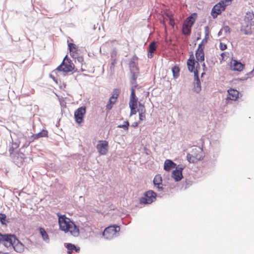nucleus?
Listing matches in <instances>:
<instances>
[{
  "label": "nucleus",
  "instance_id": "1",
  "mask_svg": "<svg viewBox=\"0 0 254 254\" xmlns=\"http://www.w3.org/2000/svg\"><path fill=\"white\" fill-rule=\"evenodd\" d=\"M58 221L60 229L66 233H69L73 237H77L79 234V230L77 226L65 215H59Z\"/></svg>",
  "mask_w": 254,
  "mask_h": 254
},
{
  "label": "nucleus",
  "instance_id": "2",
  "mask_svg": "<svg viewBox=\"0 0 254 254\" xmlns=\"http://www.w3.org/2000/svg\"><path fill=\"white\" fill-rule=\"evenodd\" d=\"M74 68V64L70 60L67 58L66 56L64 58L62 63L58 66L56 70L64 72H69L72 71Z\"/></svg>",
  "mask_w": 254,
  "mask_h": 254
},
{
  "label": "nucleus",
  "instance_id": "3",
  "mask_svg": "<svg viewBox=\"0 0 254 254\" xmlns=\"http://www.w3.org/2000/svg\"><path fill=\"white\" fill-rule=\"evenodd\" d=\"M138 100L135 95V91L134 87L131 89V94L129 101V107L130 109V116L135 115L137 113L136 108Z\"/></svg>",
  "mask_w": 254,
  "mask_h": 254
},
{
  "label": "nucleus",
  "instance_id": "4",
  "mask_svg": "<svg viewBox=\"0 0 254 254\" xmlns=\"http://www.w3.org/2000/svg\"><path fill=\"white\" fill-rule=\"evenodd\" d=\"M189 162L195 163L203 158V152L200 149H192L191 154H188L187 156Z\"/></svg>",
  "mask_w": 254,
  "mask_h": 254
},
{
  "label": "nucleus",
  "instance_id": "5",
  "mask_svg": "<svg viewBox=\"0 0 254 254\" xmlns=\"http://www.w3.org/2000/svg\"><path fill=\"white\" fill-rule=\"evenodd\" d=\"M229 0H221L217 4H215L212 9L211 15L215 18H216L218 15L221 13L225 9V7L227 5L226 3H228Z\"/></svg>",
  "mask_w": 254,
  "mask_h": 254
},
{
  "label": "nucleus",
  "instance_id": "6",
  "mask_svg": "<svg viewBox=\"0 0 254 254\" xmlns=\"http://www.w3.org/2000/svg\"><path fill=\"white\" fill-rule=\"evenodd\" d=\"M120 231V227L118 226H110L106 228L103 232V236L107 239H111L117 235V233Z\"/></svg>",
  "mask_w": 254,
  "mask_h": 254
},
{
  "label": "nucleus",
  "instance_id": "7",
  "mask_svg": "<svg viewBox=\"0 0 254 254\" xmlns=\"http://www.w3.org/2000/svg\"><path fill=\"white\" fill-rule=\"evenodd\" d=\"M156 193L152 190L146 192L144 196L140 198V203L141 204H151L156 199Z\"/></svg>",
  "mask_w": 254,
  "mask_h": 254
},
{
  "label": "nucleus",
  "instance_id": "8",
  "mask_svg": "<svg viewBox=\"0 0 254 254\" xmlns=\"http://www.w3.org/2000/svg\"><path fill=\"white\" fill-rule=\"evenodd\" d=\"M86 112V108L85 106H82L78 108L75 112L74 114V117L75 122L80 124L83 122V117Z\"/></svg>",
  "mask_w": 254,
  "mask_h": 254
},
{
  "label": "nucleus",
  "instance_id": "9",
  "mask_svg": "<svg viewBox=\"0 0 254 254\" xmlns=\"http://www.w3.org/2000/svg\"><path fill=\"white\" fill-rule=\"evenodd\" d=\"M228 95L225 99V105H227L231 103V101H236L239 98V92L237 90L230 88L228 90Z\"/></svg>",
  "mask_w": 254,
  "mask_h": 254
},
{
  "label": "nucleus",
  "instance_id": "10",
  "mask_svg": "<svg viewBox=\"0 0 254 254\" xmlns=\"http://www.w3.org/2000/svg\"><path fill=\"white\" fill-rule=\"evenodd\" d=\"M195 62L194 59L193 54H191L190 56V59L188 60L187 65L189 71L190 72H193L194 76L197 80V83L199 84V80L198 76V71L196 69H195Z\"/></svg>",
  "mask_w": 254,
  "mask_h": 254
},
{
  "label": "nucleus",
  "instance_id": "11",
  "mask_svg": "<svg viewBox=\"0 0 254 254\" xmlns=\"http://www.w3.org/2000/svg\"><path fill=\"white\" fill-rule=\"evenodd\" d=\"M108 142L106 140H99L96 148L100 155H105L108 151Z\"/></svg>",
  "mask_w": 254,
  "mask_h": 254
},
{
  "label": "nucleus",
  "instance_id": "12",
  "mask_svg": "<svg viewBox=\"0 0 254 254\" xmlns=\"http://www.w3.org/2000/svg\"><path fill=\"white\" fill-rule=\"evenodd\" d=\"M15 238L16 237L13 235L4 234L3 235V238L0 243H3L5 247L8 248L12 246Z\"/></svg>",
  "mask_w": 254,
  "mask_h": 254
},
{
  "label": "nucleus",
  "instance_id": "13",
  "mask_svg": "<svg viewBox=\"0 0 254 254\" xmlns=\"http://www.w3.org/2000/svg\"><path fill=\"white\" fill-rule=\"evenodd\" d=\"M11 246H12L14 250L17 253H21L24 251V245L22 243H21L16 238L13 242Z\"/></svg>",
  "mask_w": 254,
  "mask_h": 254
},
{
  "label": "nucleus",
  "instance_id": "14",
  "mask_svg": "<svg viewBox=\"0 0 254 254\" xmlns=\"http://www.w3.org/2000/svg\"><path fill=\"white\" fill-rule=\"evenodd\" d=\"M68 46L69 48L70 55L73 58H77L79 55L77 46L73 43H68Z\"/></svg>",
  "mask_w": 254,
  "mask_h": 254
},
{
  "label": "nucleus",
  "instance_id": "15",
  "mask_svg": "<svg viewBox=\"0 0 254 254\" xmlns=\"http://www.w3.org/2000/svg\"><path fill=\"white\" fill-rule=\"evenodd\" d=\"M153 183L158 191L163 190L162 179L160 175H157L155 176Z\"/></svg>",
  "mask_w": 254,
  "mask_h": 254
},
{
  "label": "nucleus",
  "instance_id": "16",
  "mask_svg": "<svg viewBox=\"0 0 254 254\" xmlns=\"http://www.w3.org/2000/svg\"><path fill=\"white\" fill-rule=\"evenodd\" d=\"M195 56L197 62H202L204 60V49L201 48V45H198V48L195 52Z\"/></svg>",
  "mask_w": 254,
  "mask_h": 254
},
{
  "label": "nucleus",
  "instance_id": "17",
  "mask_svg": "<svg viewBox=\"0 0 254 254\" xmlns=\"http://www.w3.org/2000/svg\"><path fill=\"white\" fill-rule=\"evenodd\" d=\"M244 67V64L236 60H233L231 62V68L233 70L241 71L243 69Z\"/></svg>",
  "mask_w": 254,
  "mask_h": 254
},
{
  "label": "nucleus",
  "instance_id": "18",
  "mask_svg": "<svg viewBox=\"0 0 254 254\" xmlns=\"http://www.w3.org/2000/svg\"><path fill=\"white\" fill-rule=\"evenodd\" d=\"M139 108L137 111L139 112V120L140 121H142L146 119V109L143 104L139 103Z\"/></svg>",
  "mask_w": 254,
  "mask_h": 254
},
{
  "label": "nucleus",
  "instance_id": "19",
  "mask_svg": "<svg viewBox=\"0 0 254 254\" xmlns=\"http://www.w3.org/2000/svg\"><path fill=\"white\" fill-rule=\"evenodd\" d=\"M157 48L156 43L155 42L153 41L150 43L149 45V49L148 51V57L151 59L154 56V53Z\"/></svg>",
  "mask_w": 254,
  "mask_h": 254
},
{
  "label": "nucleus",
  "instance_id": "20",
  "mask_svg": "<svg viewBox=\"0 0 254 254\" xmlns=\"http://www.w3.org/2000/svg\"><path fill=\"white\" fill-rule=\"evenodd\" d=\"M176 164L174 163L172 160L167 159L164 163V169L167 171H170L172 169L176 168Z\"/></svg>",
  "mask_w": 254,
  "mask_h": 254
},
{
  "label": "nucleus",
  "instance_id": "21",
  "mask_svg": "<svg viewBox=\"0 0 254 254\" xmlns=\"http://www.w3.org/2000/svg\"><path fill=\"white\" fill-rule=\"evenodd\" d=\"M196 16L197 14L195 13L192 14L190 16L186 19L184 24L188 25V26L191 27L194 23Z\"/></svg>",
  "mask_w": 254,
  "mask_h": 254
},
{
  "label": "nucleus",
  "instance_id": "22",
  "mask_svg": "<svg viewBox=\"0 0 254 254\" xmlns=\"http://www.w3.org/2000/svg\"><path fill=\"white\" fill-rule=\"evenodd\" d=\"M172 177L176 181L181 180L183 177L182 169L174 170L172 172Z\"/></svg>",
  "mask_w": 254,
  "mask_h": 254
},
{
  "label": "nucleus",
  "instance_id": "23",
  "mask_svg": "<svg viewBox=\"0 0 254 254\" xmlns=\"http://www.w3.org/2000/svg\"><path fill=\"white\" fill-rule=\"evenodd\" d=\"M120 93V90L119 89H115L113 90L112 96L110 97L109 100L112 101L116 103L117 101Z\"/></svg>",
  "mask_w": 254,
  "mask_h": 254
},
{
  "label": "nucleus",
  "instance_id": "24",
  "mask_svg": "<svg viewBox=\"0 0 254 254\" xmlns=\"http://www.w3.org/2000/svg\"><path fill=\"white\" fill-rule=\"evenodd\" d=\"M66 248L68 250L67 253L70 254L73 250H74L76 252H78L80 251L79 247H76L74 245L68 243L66 245Z\"/></svg>",
  "mask_w": 254,
  "mask_h": 254
},
{
  "label": "nucleus",
  "instance_id": "25",
  "mask_svg": "<svg viewBox=\"0 0 254 254\" xmlns=\"http://www.w3.org/2000/svg\"><path fill=\"white\" fill-rule=\"evenodd\" d=\"M48 136V132L46 130H43L41 132H40L37 134H33L32 137L34 139H37L39 138L45 137Z\"/></svg>",
  "mask_w": 254,
  "mask_h": 254
},
{
  "label": "nucleus",
  "instance_id": "26",
  "mask_svg": "<svg viewBox=\"0 0 254 254\" xmlns=\"http://www.w3.org/2000/svg\"><path fill=\"white\" fill-rule=\"evenodd\" d=\"M191 27L188 26V25H186L183 24L182 27V32L183 34L185 35H189L191 33Z\"/></svg>",
  "mask_w": 254,
  "mask_h": 254
},
{
  "label": "nucleus",
  "instance_id": "27",
  "mask_svg": "<svg viewBox=\"0 0 254 254\" xmlns=\"http://www.w3.org/2000/svg\"><path fill=\"white\" fill-rule=\"evenodd\" d=\"M39 231L44 240L48 241L49 240V236L44 228H40Z\"/></svg>",
  "mask_w": 254,
  "mask_h": 254
},
{
  "label": "nucleus",
  "instance_id": "28",
  "mask_svg": "<svg viewBox=\"0 0 254 254\" xmlns=\"http://www.w3.org/2000/svg\"><path fill=\"white\" fill-rule=\"evenodd\" d=\"M115 104V103L112 102V101L109 100L108 103L106 105V110L107 111H110L112 109Z\"/></svg>",
  "mask_w": 254,
  "mask_h": 254
},
{
  "label": "nucleus",
  "instance_id": "29",
  "mask_svg": "<svg viewBox=\"0 0 254 254\" xmlns=\"http://www.w3.org/2000/svg\"><path fill=\"white\" fill-rule=\"evenodd\" d=\"M6 216L4 213H0V222L1 224H6Z\"/></svg>",
  "mask_w": 254,
  "mask_h": 254
},
{
  "label": "nucleus",
  "instance_id": "30",
  "mask_svg": "<svg viewBox=\"0 0 254 254\" xmlns=\"http://www.w3.org/2000/svg\"><path fill=\"white\" fill-rule=\"evenodd\" d=\"M129 125V122L128 121H125L123 125H119L118 127L119 128H123L125 130H127Z\"/></svg>",
  "mask_w": 254,
  "mask_h": 254
},
{
  "label": "nucleus",
  "instance_id": "31",
  "mask_svg": "<svg viewBox=\"0 0 254 254\" xmlns=\"http://www.w3.org/2000/svg\"><path fill=\"white\" fill-rule=\"evenodd\" d=\"M207 42V38H205V39H203L201 42L198 45H201V48L202 49H204V45L205 44H206Z\"/></svg>",
  "mask_w": 254,
  "mask_h": 254
},
{
  "label": "nucleus",
  "instance_id": "32",
  "mask_svg": "<svg viewBox=\"0 0 254 254\" xmlns=\"http://www.w3.org/2000/svg\"><path fill=\"white\" fill-rule=\"evenodd\" d=\"M219 47L221 50H225L227 49V45L221 42L219 45Z\"/></svg>",
  "mask_w": 254,
  "mask_h": 254
},
{
  "label": "nucleus",
  "instance_id": "33",
  "mask_svg": "<svg viewBox=\"0 0 254 254\" xmlns=\"http://www.w3.org/2000/svg\"><path fill=\"white\" fill-rule=\"evenodd\" d=\"M172 71L174 75L175 74H178L179 72V68L178 67L174 66L172 69Z\"/></svg>",
  "mask_w": 254,
  "mask_h": 254
},
{
  "label": "nucleus",
  "instance_id": "34",
  "mask_svg": "<svg viewBox=\"0 0 254 254\" xmlns=\"http://www.w3.org/2000/svg\"><path fill=\"white\" fill-rule=\"evenodd\" d=\"M169 24L171 25L172 27H174L175 25V21L174 18L172 16H170L169 17Z\"/></svg>",
  "mask_w": 254,
  "mask_h": 254
},
{
  "label": "nucleus",
  "instance_id": "35",
  "mask_svg": "<svg viewBox=\"0 0 254 254\" xmlns=\"http://www.w3.org/2000/svg\"><path fill=\"white\" fill-rule=\"evenodd\" d=\"M137 73H133L132 74V79L133 80H135L137 77Z\"/></svg>",
  "mask_w": 254,
  "mask_h": 254
},
{
  "label": "nucleus",
  "instance_id": "36",
  "mask_svg": "<svg viewBox=\"0 0 254 254\" xmlns=\"http://www.w3.org/2000/svg\"><path fill=\"white\" fill-rule=\"evenodd\" d=\"M116 63H117V62H116V59H114V60L113 61V62H112V64H111L112 65H111V68H112L113 69H114V68L115 64H116Z\"/></svg>",
  "mask_w": 254,
  "mask_h": 254
},
{
  "label": "nucleus",
  "instance_id": "37",
  "mask_svg": "<svg viewBox=\"0 0 254 254\" xmlns=\"http://www.w3.org/2000/svg\"><path fill=\"white\" fill-rule=\"evenodd\" d=\"M138 123L137 122H134L132 125L131 127H136L138 126Z\"/></svg>",
  "mask_w": 254,
  "mask_h": 254
},
{
  "label": "nucleus",
  "instance_id": "38",
  "mask_svg": "<svg viewBox=\"0 0 254 254\" xmlns=\"http://www.w3.org/2000/svg\"><path fill=\"white\" fill-rule=\"evenodd\" d=\"M50 77L51 78H52L55 81H56V82H57V79L56 78H55V77H54L53 75L52 74H50Z\"/></svg>",
  "mask_w": 254,
  "mask_h": 254
},
{
  "label": "nucleus",
  "instance_id": "39",
  "mask_svg": "<svg viewBox=\"0 0 254 254\" xmlns=\"http://www.w3.org/2000/svg\"><path fill=\"white\" fill-rule=\"evenodd\" d=\"M3 238V235L0 233V243L1 242L2 238Z\"/></svg>",
  "mask_w": 254,
  "mask_h": 254
},
{
  "label": "nucleus",
  "instance_id": "40",
  "mask_svg": "<svg viewBox=\"0 0 254 254\" xmlns=\"http://www.w3.org/2000/svg\"><path fill=\"white\" fill-rule=\"evenodd\" d=\"M224 29L226 30H229V28L228 26H226L224 27Z\"/></svg>",
  "mask_w": 254,
  "mask_h": 254
},
{
  "label": "nucleus",
  "instance_id": "41",
  "mask_svg": "<svg viewBox=\"0 0 254 254\" xmlns=\"http://www.w3.org/2000/svg\"><path fill=\"white\" fill-rule=\"evenodd\" d=\"M13 149H10V150H9V152H10V154H11V153H12V152L13 151Z\"/></svg>",
  "mask_w": 254,
  "mask_h": 254
}]
</instances>
